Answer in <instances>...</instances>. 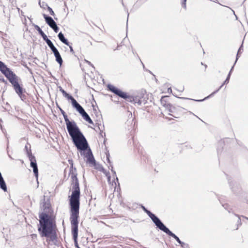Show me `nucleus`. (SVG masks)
<instances>
[{
    "mask_svg": "<svg viewBox=\"0 0 248 248\" xmlns=\"http://www.w3.org/2000/svg\"><path fill=\"white\" fill-rule=\"evenodd\" d=\"M41 203L43 212L39 215V224L38 226V232L42 237L49 238V240L53 242L57 239L56 224L55 217L49 215L51 211V205L48 200Z\"/></svg>",
    "mask_w": 248,
    "mask_h": 248,
    "instance_id": "f257e3e1",
    "label": "nucleus"
},
{
    "mask_svg": "<svg viewBox=\"0 0 248 248\" xmlns=\"http://www.w3.org/2000/svg\"><path fill=\"white\" fill-rule=\"evenodd\" d=\"M0 71L12 85L15 92L20 98L22 101L25 100L26 99V95L24 94L26 90L23 88L22 85L19 83L20 78L1 61H0Z\"/></svg>",
    "mask_w": 248,
    "mask_h": 248,
    "instance_id": "f03ea898",
    "label": "nucleus"
},
{
    "mask_svg": "<svg viewBox=\"0 0 248 248\" xmlns=\"http://www.w3.org/2000/svg\"><path fill=\"white\" fill-rule=\"evenodd\" d=\"M76 171V168H74L73 171L70 170V174L73 183L72 194L68 197L70 212L79 211L80 191Z\"/></svg>",
    "mask_w": 248,
    "mask_h": 248,
    "instance_id": "7ed1b4c3",
    "label": "nucleus"
},
{
    "mask_svg": "<svg viewBox=\"0 0 248 248\" xmlns=\"http://www.w3.org/2000/svg\"><path fill=\"white\" fill-rule=\"evenodd\" d=\"M65 122L67 131L71 137V140L75 146H79V140L85 139V136L78 126L74 121H70L68 116L64 118Z\"/></svg>",
    "mask_w": 248,
    "mask_h": 248,
    "instance_id": "20e7f679",
    "label": "nucleus"
},
{
    "mask_svg": "<svg viewBox=\"0 0 248 248\" xmlns=\"http://www.w3.org/2000/svg\"><path fill=\"white\" fill-rule=\"evenodd\" d=\"M79 146H76L81 155H84L87 158V163L91 166H96V162L93 155L92 152L89 147L87 140L85 139H80L79 140Z\"/></svg>",
    "mask_w": 248,
    "mask_h": 248,
    "instance_id": "39448f33",
    "label": "nucleus"
},
{
    "mask_svg": "<svg viewBox=\"0 0 248 248\" xmlns=\"http://www.w3.org/2000/svg\"><path fill=\"white\" fill-rule=\"evenodd\" d=\"M60 91L62 92L65 97H66L68 100H71L72 107L82 116L84 120L90 124L94 125L93 122L91 119L90 116L85 111L83 108L77 101V100L62 88H60Z\"/></svg>",
    "mask_w": 248,
    "mask_h": 248,
    "instance_id": "423d86ee",
    "label": "nucleus"
},
{
    "mask_svg": "<svg viewBox=\"0 0 248 248\" xmlns=\"http://www.w3.org/2000/svg\"><path fill=\"white\" fill-rule=\"evenodd\" d=\"M107 87L109 91L129 102H134V101L137 100V97L128 95L126 92H123L112 84H108Z\"/></svg>",
    "mask_w": 248,
    "mask_h": 248,
    "instance_id": "0eeeda50",
    "label": "nucleus"
},
{
    "mask_svg": "<svg viewBox=\"0 0 248 248\" xmlns=\"http://www.w3.org/2000/svg\"><path fill=\"white\" fill-rule=\"evenodd\" d=\"M31 148V145L29 143H27V144L25 145V150L30 161V166L33 169V173L37 181H38L39 174L38 166L36 158L35 156L32 154Z\"/></svg>",
    "mask_w": 248,
    "mask_h": 248,
    "instance_id": "6e6552de",
    "label": "nucleus"
},
{
    "mask_svg": "<svg viewBox=\"0 0 248 248\" xmlns=\"http://www.w3.org/2000/svg\"><path fill=\"white\" fill-rule=\"evenodd\" d=\"M141 208L144 211V212L148 215L155 225L156 226V228H158L162 223L161 220L155 214H153L150 210H148L143 205H141Z\"/></svg>",
    "mask_w": 248,
    "mask_h": 248,
    "instance_id": "1a4fd4ad",
    "label": "nucleus"
},
{
    "mask_svg": "<svg viewBox=\"0 0 248 248\" xmlns=\"http://www.w3.org/2000/svg\"><path fill=\"white\" fill-rule=\"evenodd\" d=\"M157 228L166 233L168 235L173 237L180 245L182 243V241L180 240L179 238L171 231H170V229L167 227L163 222Z\"/></svg>",
    "mask_w": 248,
    "mask_h": 248,
    "instance_id": "9d476101",
    "label": "nucleus"
},
{
    "mask_svg": "<svg viewBox=\"0 0 248 248\" xmlns=\"http://www.w3.org/2000/svg\"><path fill=\"white\" fill-rule=\"evenodd\" d=\"M230 74H228V76L226 78V79L225 80V81L223 82V83H222V84L220 86V87L217 89V90L216 91H214L213 93H212L210 95L205 97L204 99H200V100H194L195 101H197V102H202V101H204L206 99H207V98H209L210 96H212L213 95H214V94L216 93L217 92H218V91L223 87V86L224 85V84H227L229 83V80H230Z\"/></svg>",
    "mask_w": 248,
    "mask_h": 248,
    "instance_id": "9b49d317",
    "label": "nucleus"
},
{
    "mask_svg": "<svg viewBox=\"0 0 248 248\" xmlns=\"http://www.w3.org/2000/svg\"><path fill=\"white\" fill-rule=\"evenodd\" d=\"M43 16L45 20L46 23L51 28L56 24V22L54 20L52 17L45 14H43Z\"/></svg>",
    "mask_w": 248,
    "mask_h": 248,
    "instance_id": "f8f14e48",
    "label": "nucleus"
},
{
    "mask_svg": "<svg viewBox=\"0 0 248 248\" xmlns=\"http://www.w3.org/2000/svg\"><path fill=\"white\" fill-rule=\"evenodd\" d=\"M165 96L162 97L161 99V101L163 106H166V108L168 109V111L170 112L173 113L175 111V108L171 104H163L164 99L165 98Z\"/></svg>",
    "mask_w": 248,
    "mask_h": 248,
    "instance_id": "ddd939ff",
    "label": "nucleus"
},
{
    "mask_svg": "<svg viewBox=\"0 0 248 248\" xmlns=\"http://www.w3.org/2000/svg\"><path fill=\"white\" fill-rule=\"evenodd\" d=\"M58 37L59 40L63 44L67 46H69V42L68 40L64 37V34L60 32L58 34Z\"/></svg>",
    "mask_w": 248,
    "mask_h": 248,
    "instance_id": "4468645a",
    "label": "nucleus"
},
{
    "mask_svg": "<svg viewBox=\"0 0 248 248\" xmlns=\"http://www.w3.org/2000/svg\"><path fill=\"white\" fill-rule=\"evenodd\" d=\"M54 55L55 57L56 61L60 64V66H61L62 64L63 60L59 51L55 53Z\"/></svg>",
    "mask_w": 248,
    "mask_h": 248,
    "instance_id": "2eb2a0df",
    "label": "nucleus"
},
{
    "mask_svg": "<svg viewBox=\"0 0 248 248\" xmlns=\"http://www.w3.org/2000/svg\"><path fill=\"white\" fill-rule=\"evenodd\" d=\"M230 186L232 189V191L235 192L238 189V186L236 183L233 182H230L229 183Z\"/></svg>",
    "mask_w": 248,
    "mask_h": 248,
    "instance_id": "dca6fc26",
    "label": "nucleus"
},
{
    "mask_svg": "<svg viewBox=\"0 0 248 248\" xmlns=\"http://www.w3.org/2000/svg\"><path fill=\"white\" fill-rule=\"evenodd\" d=\"M95 126L97 127L98 129L100 131V135L102 137L104 138L106 136L105 133L103 132V129H101L100 126H101V124L99 123H96Z\"/></svg>",
    "mask_w": 248,
    "mask_h": 248,
    "instance_id": "f3484780",
    "label": "nucleus"
},
{
    "mask_svg": "<svg viewBox=\"0 0 248 248\" xmlns=\"http://www.w3.org/2000/svg\"><path fill=\"white\" fill-rule=\"evenodd\" d=\"M243 44H242V45H241V46H240V47L238 49V50L237 51V55H236V60H235V63H236L238 58L240 57V55L241 53V50H243Z\"/></svg>",
    "mask_w": 248,
    "mask_h": 248,
    "instance_id": "a211bd4d",
    "label": "nucleus"
},
{
    "mask_svg": "<svg viewBox=\"0 0 248 248\" xmlns=\"http://www.w3.org/2000/svg\"><path fill=\"white\" fill-rule=\"evenodd\" d=\"M34 28L35 29V30L38 32V33L40 35L43 33L44 31L42 30V29L40 28V27L39 26H38L37 25H34Z\"/></svg>",
    "mask_w": 248,
    "mask_h": 248,
    "instance_id": "6ab92c4d",
    "label": "nucleus"
},
{
    "mask_svg": "<svg viewBox=\"0 0 248 248\" xmlns=\"http://www.w3.org/2000/svg\"><path fill=\"white\" fill-rule=\"evenodd\" d=\"M39 4L40 7L43 9H46V8H47V6H49L45 2H42V3L39 2Z\"/></svg>",
    "mask_w": 248,
    "mask_h": 248,
    "instance_id": "aec40b11",
    "label": "nucleus"
},
{
    "mask_svg": "<svg viewBox=\"0 0 248 248\" xmlns=\"http://www.w3.org/2000/svg\"><path fill=\"white\" fill-rule=\"evenodd\" d=\"M50 49L52 51V52L53 53V54H55V53H56L58 52V50L57 48L55 46L53 45V46H51L50 47Z\"/></svg>",
    "mask_w": 248,
    "mask_h": 248,
    "instance_id": "412c9836",
    "label": "nucleus"
},
{
    "mask_svg": "<svg viewBox=\"0 0 248 248\" xmlns=\"http://www.w3.org/2000/svg\"><path fill=\"white\" fill-rule=\"evenodd\" d=\"M47 9L48 11V12H49V14L51 16H55V13H54V11H53L52 9L50 7L47 6Z\"/></svg>",
    "mask_w": 248,
    "mask_h": 248,
    "instance_id": "4be33fe9",
    "label": "nucleus"
},
{
    "mask_svg": "<svg viewBox=\"0 0 248 248\" xmlns=\"http://www.w3.org/2000/svg\"><path fill=\"white\" fill-rule=\"evenodd\" d=\"M55 32L57 33L59 30V28L57 26V24L51 28Z\"/></svg>",
    "mask_w": 248,
    "mask_h": 248,
    "instance_id": "5701e85b",
    "label": "nucleus"
},
{
    "mask_svg": "<svg viewBox=\"0 0 248 248\" xmlns=\"http://www.w3.org/2000/svg\"><path fill=\"white\" fill-rule=\"evenodd\" d=\"M46 43L47 44L49 47L50 48L51 46H53V44L52 42V41L50 39H48L45 41Z\"/></svg>",
    "mask_w": 248,
    "mask_h": 248,
    "instance_id": "b1692460",
    "label": "nucleus"
},
{
    "mask_svg": "<svg viewBox=\"0 0 248 248\" xmlns=\"http://www.w3.org/2000/svg\"><path fill=\"white\" fill-rule=\"evenodd\" d=\"M235 215L236 216H237L238 217V220H237V227L236 228V230H237L238 229V227L240 225H241L242 223H241V219L240 218V217L238 216V215H236V214H235Z\"/></svg>",
    "mask_w": 248,
    "mask_h": 248,
    "instance_id": "393cba45",
    "label": "nucleus"
},
{
    "mask_svg": "<svg viewBox=\"0 0 248 248\" xmlns=\"http://www.w3.org/2000/svg\"><path fill=\"white\" fill-rule=\"evenodd\" d=\"M180 246L182 248H189V245L183 242H182L181 244H180Z\"/></svg>",
    "mask_w": 248,
    "mask_h": 248,
    "instance_id": "a878e982",
    "label": "nucleus"
},
{
    "mask_svg": "<svg viewBox=\"0 0 248 248\" xmlns=\"http://www.w3.org/2000/svg\"><path fill=\"white\" fill-rule=\"evenodd\" d=\"M41 37L43 38L44 41H46V40L49 39L47 36V35L43 32L42 34L40 35Z\"/></svg>",
    "mask_w": 248,
    "mask_h": 248,
    "instance_id": "bb28decb",
    "label": "nucleus"
},
{
    "mask_svg": "<svg viewBox=\"0 0 248 248\" xmlns=\"http://www.w3.org/2000/svg\"><path fill=\"white\" fill-rule=\"evenodd\" d=\"M137 97V100L134 101L135 103H137L138 105H140L142 103V101L141 99H139L138 96Z\"/></svg>",
    "mask_w": 248,
    "mask_h": 248,
    "instance_id": "cd10ccee",
    "label": "nucleus"
},
{
    "mask_svg": "<svg viewBox=\"0 0 248 248\" xmlns=\"http://www.w3.org/2000/svg\"><path fill=\"white\" fill-rule=\"evenodd\" d=\"M101 171H102L106 176H108V171H107L103 167H101Z\"/></svg>",
    "mask_w": 248,
    "mask_h": 248,
    "instance_id": "c85d7f7f",
    "label": "nucleus"
},
{
    "mask_svg": "<svg viewBox=\"0 0 248 248\" xmlns=\"http://www.w3.org/2000/svg\"><path fill=\"white\" fill-rule=\"evenodd\" d=\"M0 82H3L5 84L8 83L7 81L2 76H0Z\"/></svg>",
    "mask_w": 248,
    "mask_h": 248,
    "instance_id": "c756f323",
    "label": "nucleus"
},
{
    "mask_svg": "<svg viewBox=\"0 0 248 248\" xmlns=\"http://www.w3.org/2000/svg\"><path fill=\"white\" fill-rule=\"evenodd\" d=\"M69 164L71 165V168H70V170H72L73 171V170H74V168H73V161L72 160H69Z\"/></svg>",
    "mask_w": 248,
    "mask_h": 248,
    "instance_id": "7c9ffc66",
    "label": "nucleus"
},
{
    "mask_svg": "<svg viewBox=\"0 0 248 248\" xmlns=\"http://www.w3.org/2000/svg\"><path fill=\"white\" fill-rule=\"evenodd\" d=\"M222 206L225 209L227 210L229 213H231V210L228 209L229 205L228 204H222Z\"/></svg>",
    "mask_w": 248,
    "mask_h": 248,
    "instance_id": "2f4dec72",
    "label": "nucleus"
},
{
    "mask_svg": "<svg viewBox=\"0 0 248 248\" xmlns=\"http://www.w3.org/2000/svg\"><path fill=\"white\" fill-rule=\"evenodd\" d=\"M186 0H183V1L182 2V6L185 9L186 8Z\"/></svg>",
    "mask_w": 248,
    "mask_h": 248,
    "instance_id": "473e14b6",
    "label": "nucleus"
},
{
    "mask_svg": "<svg viewBox=\"0 0 248 248\" xmlns=\"http://www.w3.org/2000/svg\"><path fill=\"white\" fill-rule=\"evenodd\" d=\"M121 0V2H122V5L123 6V7L125 9V10H126L127 12V18H128V16H129V13L128 12V10L127 9H126L125 7V5L124 4V3L123 2V0Z\"/></svg>",
    "mask_w": 248,
    "mask_h": 248,
    "instance_id": "72a5a7b5",
    "label": "nucleus"
},
{
    "mask_svg": "<svg viewBox=\"0 0 248 248\" xmlns=\"http://www.w3.org/2000/svg\"><path fill=\"white\" fill-rule=\"evenodd\" d=\"M69 47V48H70V51L72 53V54H74V51L73 50V48L72 46L71 45V44L69 43V46H68Z\"/></svg>",
    "mask_w": 248,
    "mask_h": 248,
    "instance_id": "f704fd0d",
    "label": "nucleus"
},
{
    "mask_svg": "<svg viewBox=\"0 0 248 248\" xmlns=\"http://www.w3.org/2000/svg\"><path fill=\"white\" fill-rule=\"evenodd\" d=\"M95 169H98L99 170L101 171V167H102L101 166L99 165V164H96V166H94Z\"/></svg>",
    "mask_w": 248,
    "mask_h": 248,
    "instance_id": "c9c22d12",
    "label": "nucleus"
},
{
    "mask_svg": "<svg viewBox=\"0 0 248 248\" xmlns=\"http://www.w3.org/2000/svg\"><path fill=\"white\" fill-rule=\"evenodd\" d=\"M235 63H234L233 65V66L232 67L229 73L228 74H230V76L231 75V74L233 70V68H234V65H235Z\"/></svg>",
    "mask_w": 248,
    "mask_h": 248,
    "instance_id": "e433bc0d",
    "label": "nucleus"
},
{
    "mask_svg": "<svg viewBox=\"0 0 248 248\" xmlns=\"http://www.w3.org/2000/svg\"><path fill=\"white\" fill-rule=\"evenodd\" d=\"M57 107L59 108V110H60L62 114V112H65L59 106V105H58V104L57 103Z\"/></svg>",
    "mask_w": 248,
    "mask_h": 248,
    "instance_id": "4c0bfd02",
    "label": "nucleus"
},
{
    "mask_svg": "<svg viewBox=\"0 0 248 248\" xmlns=\"http://www.w3.org/2000/svg\"><path fill=\"white\" fill-rule=\"evenodd\" d=\"M111 167V171H112V172L113 173V174L115 175L116 176V171L115 170H113V166H110Z\"/></svg>",
    "mask_w": 248,
    "mask_h": 248,
    "instance_id": "58836bf2",
    "label": "nucleus"
},
{
    "mask_svg": "<svg viewBox=\"0 0 248 248\" xmlns=\"http://www.w3.org/2000/svg\"><path fill=\"white\" fill-rule=\"evenodd\" d=\"M107 160L110 166H112V165L111 164V162L110 161L109 158L107 157Z\"/></svg>",
    "mask_w": 248,
    "mask_h": 248,
    "instance_id": "ea45409f",
    "label": "nucleus"
},
{
    "mask_svg": "<svg viewBox=\"0 0 248 248\" xmlns=\"http://www.w3.org/2000/svg\"><path fill=\"white\" fill-rule=\"evenodd\" d=\"M107 176V178H108V182H109L110 181V179H111V176L110 175L109 172H108V175Z\"/></svg>",
    "mask_w": 248,
    "mask_h": 248,
    "instance_id": "a19ab883",
    "label": "nucleus"
},
{
    "mask_svg": "<svg viewBox=\"0 0 248 248\" xmlns=\"http://www.w3.org/2000/svg\"><path fill=\"white\" fill-rule=\"evenodd\" d=\"M31 237L32 239L36 238L37 237V235L36 234H32L31 235Z\"/></svg>",
    "mask_w": 248,
    "mask_h": 248,
    "instance_id": "79ce46f5",
    "label": "nucleus"
},
{
    "mask_svg": "<svg viewBox=\"0 0 248 248\" xmlns=\"http://www.w3.org/2000/svg\"><path fill=\"white\" fill-rule=\"evenodd\" d=\"M86 62L87 63H88L89 65L93 67V65L92 64V63L90 62H89V61H88L87 60H86Z\"/></svg>",
    "mask_w": 248,
    "mask_h": 248,
    "instance_id": "37998d69",
    "label": "nucleus"
},
{
    "mask_svg": "<svg viewBox=\"0 0 248 248\" xmlns=\"http://www.w3.org/2000/svg\"><path fill=\"white\" fill-rule=\"evenodd\" d=\"M62 115H63V117L64 118H66V117H67V114H66L65 112H63V113L62 112Z\"/></svg>",
    "mask_w": 248,
    "mask_h": 248,
    "instance_id": "c03bdc74",
    "label": "nucleus"
},
{
    "mask_svg": "<svg viewBox=\"0 0 248 248\" xmlns=\"http://www.w3.org/2000/svg\"><path fill=\"white\" fill-rule=\"evenodd\" d=\"M168 93H171L172 92V90H171V88H169L168 89Z\"/></svg>",
    "mask_w": 248,
    "mask_h": 248,
    "instance_id": "a18cd8bd",
    "label": "nucleus"
},
{
    "mask_svg": "<svg viewBox=\"0 0 248 248\" xmlns=\"http://www.w3.org/2000/svg\"><path fill=\"white\" fill-rule=\"evenodd\" d=\"M106 156H107V157L109 158V153L107 154H106Z\"/></svg>",
    "mask_w": 248,
    "mask_h": 248,
    "instance_id": "49530a36",
    "label": "nucleus"
},
{
    "mask_svg": "<svg viewBox=\"0 0 248 248\" xmlns=\"http://www.w3.org/2000/svg\"><path fill=\"white\" fill-rule=\"evenodd\" d=\"M181 98L185 99H189V98H185V97H182Z\"/></svg>",
    "mask_w": 248,
    "mask_h": 248,
    "instance_id": "de8ad7c7",
    "label": "nucleus"
},
{
    "mask_svg": "<svg viewBox=\"0 0 248 248\" xmlns=\"http://www.w3.org/2000/svg\"><path fill=\"white\" fill-rule=\"evenodd\" d=\"M8 156H9V157L10 158H11V159H13V158L11 157V156L10 155H8Z\"/></svg>",
    "mask_w": 248,
    "mask_h": 248,
    "instance_id": "09e8293b",
    "label": "nucleus"
},
{
    "mask_svg": "<svg viewBox=\"0 0 248 248\" xmlns=\"http://www.w3.org/2000/svg\"><path fill=\"white\" fill-rule=\"evenodd\" d=\"M242 217H245L246 219H247V220H248V217H244V216H242Z\"/></svg>",
    "mask_w": 248,
    "mask_h": 248,
    "instance_id": "8fccbe9b",
    "label": "nucleus"
},
{
    "mask_svg": "<svg viewBox=\"0 0 248 248\" xmlns=\"http://www.w3.org/2000/svg\"><path fill=\"white\" fill-rule=\"evenodd\" d=\"M149 73H150V74H151L153 75L151 71H149Z\"/></svg>",
    "mask_w": 248,
    "mask_h": 248,
    "instance_id": "3c124183",
    "label": "nucleus"
},
{
    "mask_svg": "<svg viewBox=\"0 0 248 248\" xmlns=\"http://www.w3.org/2000/svg\"><path fill=\"white\" fill-rule=\"evenodd\" d=\"M116 179L117 181V182H118V178L117 177H116Z\"/></svg>",
    "mask_w": 248,
    "mask_h": 248,
    "instance_id": "603ef678",
    "label": "nucleus"
},
{
    "mask_svg": "<svg viewBox=\"0 0 248 248\" xmlns=\"http://www.w3.org/2000/svg\"><path fill=\"white\" fill-rule=\"evenodd\" d=\"M142 65H143V68H144V65L143 63H142Z\"/></svg>",
    "mask_w": 248,
    "mask_h": 248,
    "instance_id": "864d4df0",
    "label": "nucleus"
},
{
    "mask_svg": "<svg viewBox=\"0 0 248 248\" xmlns=\"http://www.w3.org/2000/svg\"><path fill=\"white\" fill-rule=\"evenodd\" d=\"M55 19L57 20V18L54 17Z\"/></svg>",
    "mask_w": 248,
    "mask_h": 248,
    "instance_id": "5fc2aeb1",
    "label": "nucleus"
},
{
    "mask_svg": "<svg viewBox=\"0 0 248 248\" xmlns=\"http://www.w3.org/2000/svg\"><path fill=\"white\" fill-rule=\"evenodd\" d=\"M185 146L187 147H188V145H185Z\"/></svg>",
    "mask_w": 248,
    "mask_h": 248,
    "instance_id": "6e6d98bb",
    "label": "nucleus"
},
{
    "mask_svg": "<svg viewBox=\"0 0 248 248\" xmlns=\"http://www.w3.org/2000/svg\"><path fill=\"white\" fill-rule=\"evenodd\" d=\"M171 116H172V117H174V115H172V114H170Z\"/></svg>",
    "mask_w": 248,
    "mask_h": 248,
    "instance_id": "4d7b16f0",
    "label": "nucleus"
},
{
    "mask_svg": "<svg viewBox=\"0 0 248 248\" xmlns=\"http://www.w3.org/2000/svg\"><path fill=\"white\" fill-rule=\"evenodd\" d=\"M171 116H172V117H174V115H172V114H170Z\"/></svg>",
    "mask_w": 248,
    "mask_h": 248,
    "instance_id": "13d9d810",
    "label": "nucleus"
},
{
    "mask_svg": "<svg viewBox=\"0 0 248 248\" xmlns=\"http://www.w3.org/2000/svg\"><path fill=\"white\" fill-rule=\"evenodd\" d=\"M201 64H202V65H203V63H202V62H201Z\"/></svg>",
    "mask_w": 248,
    "mask_h": 248,
    "instance_id": "bf43d9fd",
    "label": "nucleus"
}]
</instances>
